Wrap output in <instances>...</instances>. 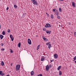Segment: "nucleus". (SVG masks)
Instances as JSON below:
<instances>
[{
	"label": "nucleus",
	"instance_id": "nucleus-1",
	"mask_svg": "<svg viewBox=\"0 0 76 76\" xmlns=\"http://www.w3.org/2000/svg\"><path fill=\"white\" fill-rule=\"evenodd\" d=\"M45 27H46V28H51V25L48 23H47L45 25Z\"/></svg>",
	"mask_w": 76,
	"mask_h": 76
},
{
	"label": "nucleus",
	"instance_id": "nucleus-2",
	"mask_svg": "<svg viewBox=\"0 0 76 76\" xmlns=\"http://www.w3.org/2000/svg\"><path fill=\"white\" fill-rule=\"evenodd\" d=\"M20 65H17L16 66V70L18 71L20 69Z\"/></svg>",
	"mask_w": 76,
	"mask_h": 76
},
{
	"label": "nucleus",
	"instance_id": "nucleus-3",
	"mask_svg": "<svg viewBox=\"0 0 76 76\" xmlns=\"http://www.w3.org/2000/svg\"><path fill=\"white\" fill-rule=\"evenodd\" d=\"M45 57L44 56H42L41 58V61H44V60H45Z\"/></svg>",
	"mask_w": 76,
	"mask_h": 76
},
{
	"label": "nucleus",
	"instance_id": "nucleus-4",
	"mask_svg": "<svg viewBox=\"0 0 76 76\" xmlns=\"http://www.w3.org/2000/svg\"><path fill=\"white\" fill-rule=\"evenodd\" d=\"M32 2L33 3V4H36V5H37V4H38V3H37V1H36L35 0H34Z\"/></svg>",
	"mask_w": 76,
	"mask_h": 76
},
{
	"label": "nucleus",
	"instance_id": "nucleus-5",
	"mask_svg": "<svg viewBox=\"0 0 76 76\" xmlns=\"http://www.w3.org/2000/svg\"><path fill=\"white\" fill-rule=\"evenodd\" d=\"M50 68L49 67V65H47L46 67V71H48L49 70Z\"/></svg>",
	"mask_w": 76,
	"mask_h": 76
},
{
	"label": "nucleus",
	"instance_id": "nucleus-6",
	"mask_svg": "<svg viewBox=\"0 0 76 76\" xmlns=\"http://www.w3.org/2000/svg\"><path fill=\"white\" fill-rule=\"evenodd\" d=\"M54 57L55 58H58V55H57V54H54Z\"/></svg>",
	"mask_w": 76,
	"mask_h": 76
},
{
	"label": "nucleus",
	"instance_id": "nucleus-7",
	"mask_svg": "<svg viewBox=\"0 0 76 76\" xmlns=\"http://www.w3.org/2000/svg\"><path fill=\"white\" fill-rule=\"evenodd\" d=\"M28 44H31V39H28Z\"/></svg>",
	"mask_w": 76,
	"mask_h": 76
},
{
	"label": "nucleus",
	"instance_id": "nucleus-8",
	"mask_svg": "<svg viewBox=\"0 0 76 76\" xmlns=\"http://www.w3.org/2000/svg\"><path fill=\"white\" fill-rule=\"evenodd\" d=\"M72 7H75V3L74 2H72Z\"/></svg>",
	"mask_w": 76,
	"mask_h": 76
},
{
	"label": "nucleus",
	"instance_id": "nucleus-9",
	"mask_svg": "<svg viewBox=\"0 0 76 76\" xmlns=\"http://www.w3.org/2000/svg\"><path fill=\"white\" fill-rule=\"evenodd\" d=\"M55 14L56 15H58L59 14L58 11V10H56V11L55 12Z\"/></svg>",
	"mask_w": 76,
	"mask_h": 76
},
{
	"label": "nucleus",
	"instance_id": "nucleus-10",
	"mask_svg": "<svg viewBox=\"0 0 76 76\" xmlns=\"http://www.w3.org/2000/svg\"><path fill=\"white\" fill-rule=\"evenodd\" d=\"M3 37H4L3 35H0V38H1V39H2L3 38Z\"/></svg>",
	"mask_w": 76,
	"mask_h": 76
},
{
	"label": "nucleus",
	"instance_id": "nucleus-11",
	"mask_svg": "<svg viewBox=\"0 0 76 76\" xmlns=\"http://www.w3.org/2000/svg\"><path fill=\"white\" fill-rule=\"evenodd\" d=\"M51 31H49V30H47L46 31V32L47 33V34H50V33L51 32Z\"/></svg>",
	"mask_w": 76,
	"mask_h": 76
},
{
	"label": "nucleus",
	"instance_id": "nucleus-12",
	"mask_svg": "<svg viewBox=\"0 0 76 76\" xmlns=\"http://www.w3.org/2000/svg\"><path fill=\"white\" fill-rule=\"evenodd\" d=\"M59 12H62L63 11H62V10L61 9V8H59Z\"/></svg>",
	"mask_w": 76,
	"mask_h": 76
},
{
	"label": "nucleus",
	"instance_id": "nucleus-13",
	"mask_svg": "<svg viewBox=\"0 0 76 76\" xmlns=\"http://www.w3.org/2000/svg\"><path fill=\"white\" fill-rule=\"evenodd\" d=\"M31 76H33V75H34V71H32L31 73Z\"/></svg>",
	"mask_w": 76,
	"mask_h": 76
},
{
	"label": "nucleus",
	"instance_id": "nucleus-14",
	"mask_svg": "<svg viewBox=\"0 0 76 76\" xmlns=\"http://www.w3.org/2000/svg\"><path fill=\"white\" fill-rule=\"evenodd\" d=\"M40 47V45H39L38 46L37 48V50H38V49H39Z\"/></svg>",
	"mask_w": 76,
	"mask_h": 76
},
{
	"label": "nucleus",
	"instance_id": "nucleus-15",
	"mask_svg": "<svg viewBox=\"0 0 76 76\" xmlns=\"http://www.w3.org/2000/svg\"><path fill=\"white\" fill-rule=\"evenodd\" d=\"M44 41H48V39L45 38H44Z\"/></svg>",
	"mask_w": 76,
	"mask_h": 76
},
{
	"label": "nucleus",
	"instance_id": "nucleus-16",
	"mask_svg": "<svg viewBox=\"0 0 76 76\" xmlns=\"http://www.w3.org/2000/svg\"><path fill=\"white\" fill-rule=\"evenodd\" d=\"M48 45V48L50 49L51 47V44H49Z\"/></svg>",
	"mask_w": 76,
	"mask_h": 76
},
{
	"label": "nucleus",
	"instance_id": "nucleus-17",
	"mask_svg": "<svg viewBox=\"0 0 76 76\" xmlns=\"http://www.w3.org/2000/svg\"><path fill=\"white\" fill-rule=\"evenodd\" d=\"M4 62H3V61L1 62V65H2V66H4Z\"/></svg>",
	"mask_w": 76,
	"mask_h": 76
},
{
	"label": "nucleus",
	"instance_id": "nucleus-18",
	"mask_svg": "<svg viewBox=\"0 0 76 76\" xmlns=\"http://www.w3.org/2000/svg\"><path fill=\"white\" fill-rule=\"evenodd\" d=\"M61 68V66H59L57 68L58 70H59L60 68Z\"/></svg>",
	"mask_w": 76,
	"mask_h": 76
},
{
	"label": "nucleus",
	"instance_id": "nucleus-19",
	"mask_svg": "<svg viewBox=\"0 0 76 76\" xmlns=\"http://www.w3.org/2000/svg\"><path fill=\"white\" fill-rule=\"evenodd\" d=\"M18 47H20V42H19L18 43Z\"/></svg>",
	"mask_w": 76,
	"mask_h": 76
},
{
	"label": "nucleus",
	"instance_id": "nucleus-20",
	"mask_svg": "<svg viewBox=\"0 0 76 76\" xmlns=\"http://www.w3.org/2000/svg\"><path fill=\"white\" fill-rule=\"evenodd\" d=\"M14 8H18V6H17V5H14Z\"/></svg>",
	"mask_w": 76,
	"mask_h": 76
},
{
	"label": "nucleus",
	"instance_id": "nucleus-21",
	"mask_svg": "<svg viewBox=\"0 0 76 76\" xmlns=\"http://www.w3.org/2000/svg\"><path fill=\"white\" fill-rule=\"evenodd\" d=\"M50 18H52V19H53V18H54V17L53 16V15L51 14L50 16Z\"/></svg>",
	"mask_w": 76,
	"mask_h": 76
},
{
	"label": "nucleus",
	"instance_id": "nucleus-22",
	"mask_svg": "<svg viewBox=\"0 0 76 76\" xmlns=\"http://www.w3.org/2000/svg\"><path fill=\"white\" fill-rule=\"evenodd\" d=\"M2 35H4L5 34H6V33L5 32V31H3L2 32Z\"/></svg>",
	"mask_w": 76,
	"mask_h": 76
},
{
	"label": "nucleus",
	"instance_id": "nucleus-23",
	"mask_svg": "<svg viewBox=\"0 0 76 76\" xmlns=\"http://www.w3.org/2000/svg\"><path fill=\"white\" fill-rule=\"evenodd\" d=\"M73 59L74 60H73V61H75V60H76V56L74 57V58H73Z\"/></svg>",
	"mask_w": 76,
	"mask_h": 76
},
{
	"label": "nucleus",
	"instance_id": "nucleus-24",
	"mask_svg": "<svg viewBox=\"0 0 76 76\" xmlns=\"http://www.w3.org/2000/svg\"><path fill=\"white\" fill-rule=\"evenodd\" d=\"M11 41H13V39H14V37H12L11 38Z\"/></svg>",
	"mask_w": 76,
	"mask_h": 76
},
{
	"label": "nucleus",
	"instance_id": "nucleus-25",
	"mask_svg": "<svg viewBox=\"0 0 76 76\" xmlns=\"http://www.w3.org/2000/svg\"><path fill=\"white\" fill-rule=\"evenodd\" d=\"M59 75H61V71H60L59 72Z\"/></svg>",
	"mask_w": 76,
	"mask_h": 76
},
{
	"label": "nucleus",
	"instance_id": "nucleus-26",
	"mask_svg": "<svg viewBox=\"0 0 76 76\" xmlns=\"http://www.w3.org/2000/svg\"><path fill=\"white\" fill-rule=\"evenodd\" d=\"M56 10H57V9H53V11L54 12H56Z\"/></svg>",
	"mask_w": 76,
	"mask_h": 76
},
{
	"label": "nucleus",
	"instance_id": "nucleus-27",
	"mask_svg": "<svg viewBox=\"0 0 76 76\" xmlns=\"http://www.w3.org/2000/svg\"><path fill=\"white\" fill-rule=\"evenodd\" d=\"M57 18H58V19H60V16H58V15H57Z\"/></svg>",
	"mask_w": 76,
	"mask_h": 76
},
{
	"label": "nucleus",
	"instance_id": "nucleus-28",
	"mask_svg": "<svg viewBox=\"0 0 76 76\" xmlns=\"http://www.w3.org/2000/svg\"><path fill=\"white\" fill-rule=\"evenodd\" d=\"M3 73V72H2V71H0V75H1Z\"/></svg>",
	"mask_w": 76,
	"mask_h": 76
},
{
	"label": "nucleus",
	"instance_id": "nucleus-29",
	"mask_svg": "<svg viewBox=\"0 0 76 76\" xmlns=\"http://www.w3.org/2000/svg\"><path fill=\"white\" fill-rule=\"evenodd\" d=\"M7 32L9 33H10V29H8V31H7Z\"/></svg>",
	"mask_w": 76,
	"mask_h": 76
},
{
	"label": "nucleus",
	"instance_id": "nucleus-30",
	"mask_svg": "<svg viewBox=\"0 0 76 76\" xmlns=\"http://www.w3.org/2000/svg\"><path fill=\"white\" fill-rule=\"evenodd\" d=\"M46 14V15H47V16H48V17H49V14H48V13H47V12L45 13Z\"/></svg>",
	"mask_w": 76,
	"mask_h": 76
},
{
	"label": "nucleus",
	"instance_id": "nucleus-31",
	"mask_svg": "<svg viewBox=\"0 0 76 76\" xmlns=\"http://www.w3.org/2000/svg\"><path fill=\"white\" fill-rule=\"evenodd\" d=\"M10 50H11L10 51H11V53H13V50H12V49H10Z\"/></svg>",
	"mask_w": 76,
	"mask_h": 76
},
{
	"label": "nucleus",
	"instance_id": "nucleus-32",
	"mask_svg": "<svg viewBox=\"0 0 76 76\" xmlns=\"http://www.w3.org/2000/svg\"><path fill=\"white\" fill-rule=\"evenodd\" d=\"M74 36H76V32H75L74 33Z\"/></svg>",
	"mask_w": 76,
	"mask_h": 76
},
{
	"label": "nucleus",
	"instance_id": "nucleus-33",
	"mask_svg": "<svg viewBox=\"0 0 76 76\" xmlns=\"http://www.w3.org/2000/svg\"><path fill=\"white\" fill-rule=\"evenodd\" d=\"M10 38H12V37H13L12 34H10Z\"/></svg>",
	"mask_w": 76,
	"mask_h": 76
},
{
	"label": "nucleus",
	"instance_id": "nucleus-34",
	"mask_svg": "<svg viewBox=\"0 0 76 76\" xmlns=\"http://www.w3.org/2000/svg\"><path fill=\"white\" fill-rule=\"evenodd\" d=\"M67 24L68 25H70V23H67Z\"/></svg>",
	"mask_w": 76,
	"mask_h": 76
},
{
	"label": "nucleus",
	"instance_id": "nucleus-35",
	"mask_svg": "<svg viewBox=\"0 0 76 76\" xmlns=\"http://www.w3.org/2000/svg\"><path fill=\"white\" fill-rule=\"evenodd\" d=\"M38 76H42V74H40Z\"/></svg>",
	"mask_w": 76,
	"mask_h": 76
},
{
	"label": "nucleus",
	"instance_id": "nucleus-36",
	"mask_svg": "<svg viewBox=\"0 0 76 76\" xmlns=\"http://www.w3.org/2000/svg\"><path fill=\"white\" fill-rule=\"evenodd\" d=\"M59 26H60V27H62V25L61 24L59 25Z\"/></svg>",
	"mask_w": 76,
	"mask_h": 76
},
{
	"label": "nucleus",
	"instance_id": "nucleus-37",
	"mask_svg": "<svg viewBox=\"0 0 76 76\" xmlns=\"http://www.w3.org/2000/svg\"><path fill=\"white\" fill-rule=\"evenodd\" d=\"M43 31H45V28H43Z\"/></svg>",
	"mask_w": 76,
	"mask_h": 76
},
{
	"label": "nucleus",
	"instance_id": "nucleus-38",
	"mask_svg": "<svg viewBox=\"0 0 76 76\" xmlns=\"http://www.w3.org/2000/svg\"><path fill=\"white\" fill-rule=\"evenodd\" d=\"M49 43L48 42L46 44V45H49Z\"/></svg>",
	"mask_w": 76,
	"mask_h": 76
},
{
	"label": "nucleus",
	"instance_id": "nucleus-39",
	"mask_svg": "<svg viewBox=\"0 0 76 76\" xmlns=\"http://www.w3.org/2000/svg\"><path fill=\"white\" fill-rule=\"evenodd\" d=\"M4 45V44L2 43H1V46H3V45Z\"/></svg>",
	"mask_w": 76,
	"mask_h": 76
},
{
	"label": "nucleus",
	"instance_id": "nucleus-40",
	"mask_svg": "<svg viewBox=\"0 0 76 76\" xmlns=\"http://www.w3.org/2000/svg\"><path fill=\"white\" fill-rule=\"evenodd\" d=\"M49 66V68L51 67V64H50Z\"/></svg>",
	"mask_w": 76,
	"mask_h": 76
},
{
	"label": "nucleus",
	"instance_id": "nucleus-41",
	"mask_svg": "<svg viewBox=\"0 0 76 76\" xmlns=\"http://www.w3.org/2000/svg\"><path fill=\"white\" fill-rule=\"evenodd\" d=\"M1 76H3V75H4V73H2V74L1 75Z\"/></svg>",
	"mask_w": 76,
	"mask_h": 76
},
{
	"label": "nucleus",
	"instance_id": "nucleus-42",
	"mask_svg": "<svg viewBox=\"0 0 76 76\" xmlns=\"http://www.w3.org/2000/svg\"><path fill=\"white\" fill-rule=\"evenodd\" d=\"M42 38L44 40V38H45V37H44V36H42Z\"/></svg>",
	"mask_w": 76,
	"mask_h": 76
},
{
	"label": "nucleus",
	"instance_id": "nucleus-43",
	"mask_svg": "<svg viewBox=\"0 0 76 76\" xmlns=\"http://www.w3.org/2000/svg\"><path fill=\"white\" fill-rule=\"evenodd\" d=\"M8 9H9V7H7V10H8Z\"/></svg>",
	"mask_w": 76,
	"mask_h": 76
},
{
	"label": "nucleus",
	"instance_id": "nucleus-44",
	"mask_svg": "<svg viewBox=\"0 0 76 76\" xmlns=\"http://www.w3.org/2000/svg\"><path fill=\"white\" fill-rule=\"evenodd\" d=\"M4 48L2 49V51H4Z\"/></svg>",
	"mask_w": 76,
	"mask_h": 76
},
{
	"label": "nucleus",
	"instance_id": "nucleus-45",
	"mask_svg": "<svg viewBox=\"0 0 76 76\" xmlns=\"http://www.w3.org/2000/svg\"><path fill=\"white\" fill-rule=\"evenodd\" d=\"M50 61H51V62H53V60H51Z\"/></svg>",
	"mask_w": 76,
	"mask_h": 76
},
{
	"label": "nucleus",
	"instance_id": "nucleus-46",
	"mask_svg": "<svg viewBox=\"0 0 76 76\" xmlns=\"http://www.w3.org/2000/svg\"><path fill=\"white\" fill-rule=\"evenodd\" d=\"M12 63L11 64H10V66H12Z\"/></svg>",
	"mask_w": 76,
	"mask_h": 76
},
{
	"label": "nucleus",
	"instance_id": "nucleus-47",
	"mask_svg": "<svg viewBox=\"0 0 76 76\" xmlns=\"http://www.w3.org/2000/svg\"><path fill=\"white\" fill-rule=\"evenodd\" d=\"M31 0V1H32V2H33V1H34L35 0Z\"/></svg>",
	"mask_w": 76,
	"mask_h": 76
},
{
	"label": "nucleus",
	"instance_id": "nucleus-48",
	"mask_svg": "<svg viewBox=\"0 0 76 76\" xmlns=\"http://www.w3.org/2000/svg\"><path fill=\"white\" fill-rule=\"evenodd\" d=\"M0 29H1V25H0Z\"/></svg>",
	"mask_w": 76,
	"mask_h": 76
},
{
	"label": "nucleus",
	"instance_id": "nucleus-49",
	"mask_svg": "<svg viewBox=\"0 0 76 76\" xmlns=\"http://www.w3.org/2000/svg\"><path fill=\"white\" fill-rule=\"evenodd\" d=\"M60 1H63L64 0H59Z\"/></svg>",
	"mask_w": 76,
	"mask_h": 76
},
{
	"label": "nucleus",
	"instance_id": "nucleus-50",
	"mask_svg": "<svg viewBox=\"0 0 76 76\" xmlns=\"http://www.w3.org/2000/svg\"><path fill=\"white\" fill-rule=\"evenodd\" d=\"M75 73H76V71L75 72Z\"/></svg>",
	"mask_w": 76,
	"mask_h": 76
}]
</instances>
